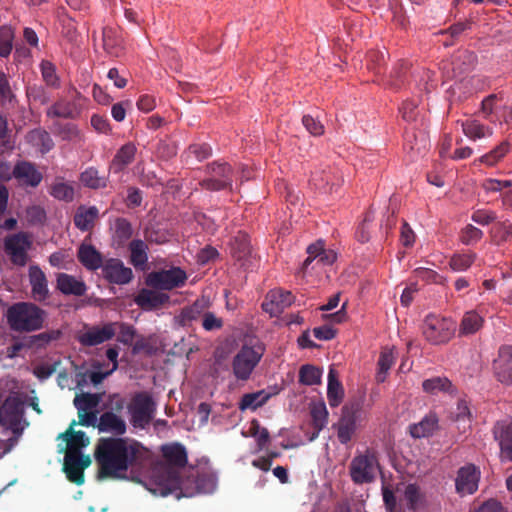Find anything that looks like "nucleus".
Segmentation results:
<instances>
[{"mask_svg":"<svg viewBox=\"0 0 512 512\" xmlns=\"http://www.w3.org/2000/svg\"><path fill=\"white\" fill-rule=\"evenodd\" d=\"M144 447L128 438L99 439L94 457L98 464V478L123 479L130 466L144 455Z\"/></svg>","mask_w":512,"mask_h":512,"instance_id":"nucleus-1","label":"nucleus"},{"mask_svg":"<svg viewBox=\"0 0 512 512\" xmlns=\"http://www.w3.org/2000/svg\"><path fill=\"white\" fill-rule=\"evenodd\" d=\"M189 482L180 481L173 468L166 465H158L152 470L149 480L145 483V487L156 496H167L180 490L181 493L177 494V498L192 497L198 492H206L199 487L195 489L190 487Z\"/></svg>","mask_w":512,"mask_h":512,"instance_id":"nucleus-2","label":"nucleus"},{"mask_svg":"<svg viewBox=\"0 0 512 512\" xmlns=\"http://www.w3.org/2000/svg\"><path fill=\"white\" fill-rule=\"evenodd\" d=\"M382 493L387 511L394 510L398 499L411 510H417L426 505L425 495L415 484H394L383 481Z\"/></svg>","mask_w":512,"mask_h":512,"instance_id":"nucleus-3","label":"nucleus"},{"mask_svg":"<svg viewBox=\"0 0 512 512\" xmlns=\"http://www.w3.org/2000/svg\"><path fill=\"white\" fill-rule=\"evenodd\" d=\"M7 320L13 330L35 331L42 328L45 312L32 303L21 302L8 309Z\"/></svg>","mask_w":512,"mask_h":512,"instance_id":"nucleus-4","label":"nucleus"},{"mask_svg":"<svg viewBox=\"0 0 512 512\" xmlns=\"http://www.w3.org/2000/svg\"><path fill=\"white\" fill-rule=\"evenodd\" d=\"M363 398L347 402L341 409V416L334 425L337 438L342 444L350 442L364 419Z\"/></svg>","mask_w":512,"mask_h":512,"instance_id":"nucleus-5","label":"nucleus"},{"mask_svg":"<svg viewBox=\"0 0 512 512\" xmlns=\"http://www.w3.org/2000/svg\"><path fill=\"white\" fill-rule=\"evenodd\" d=\"M24 401L18 395L9 396L0 408V426L16 433L24 428Z\"/></svg>","mask_w":512,"mask_h":512,"instance_id":"nucleus-6","label":"nucleus"},{"mask_svg":"<svg viewBox=\"0 0 512 512\" xmlns=\"http://www.w3.org/2000/svg\"><path fill=\"white\" fill-rule=\"evenodd\" d=\"M33 245L32 238L25 232L8 235L4 239V251L9 260L18 266H25L28 262V253Z\"/></svg>","mask_w":512,"mask_h":512,"instance_id":"nucleus-7","label":"nucleus"},{"mask_svg":"<svg viewBox=\"0 0 512 512\" xmlns=\"http://www.w3.org/2000/svg\"><path fill=\"white\" fill-rule=\"evenodd\" d=\"M456 324L448 318L437 315L426 317L423 327L425 337L433 343L448 341L455 333Z\"/></svg>","mask_w":512,"mask_h":512,"instance_id":"nucleus-8","label":"nucleus"},{"mask_svg":"<svg viewBox=\"0 0 512 512\" xmlns=\"http://www.w3.org/2000/svg\"><path fill=\"white\" fill-rule=\"evenodd\" d=\"M262 357V349L245 346L234 357L233 374L238 380L249 379L252 371Z\"/></svg>","mask_w":512,"mask_h":512,"instance_id":"nucleus-9","label":"nucleus"},{"mask_svg":"<svg viewBox=\"0 0 512 512\" xmlns=\"http://www.w3.org/2000/svg\"><path fill=\"white\" fill-rule=\"evenodd\" d=\"M187 280L184 270L172 267L167 270L152 272L147 276V285L160 290H172L182 287Z\"/></svg>","mask_w":512,"mask_h":512,"instance_id":"nucleus-10","label":"nucleus"},{"mask_svg":"<svg viewBox=\"0 0 512 512\" xmlns=\"http://www.w3.org/2000/svg\"><path fill=\"white\" fill-rule=\"evenodd\" d=\"M378 472V462L374 455L364 454L357 456L351 462L350 473L354 482H371Z\"/></svg>","mask_w":512,"mask_h":512,"instance_id":"nucleus-11","label":"nucleus"},{"mask_svg":"<svg viewBox=\"0 0 512 512\" xmlns=\"http://www.w3.org/2000/svg\"><path fill=\"white\" fill-rule=\"evenodd\" d=\"M154 410V403L148 395H137L129 405V413L133 425L144 428L152 419Z\"/></svg>","mask_w":512,"mask_h":512,"instance_id":"nucleus-12","label":"nucleus"},{"mask_svg":"<svg viewBox=\"0 0 512 512\" xmlns=\"http://www.w3.org/2000/svg\"><path fill=\"white\" fill-rule=\"evenodd\" d=\"M73 425L65 433L59 435L60 451L65 454L81 455L80 450L90 444V439L83 431H75Z\"/></svg>","mask_w":512,"mask_h":512,"instance_id":"nucleus-13","label":"nucleus"},{"mask_svg":"<svg viewBox=\"0 0 512 512\" xmlns=\"http://www.w3.org/2000/svg\"><path fill=\"white\" fill-rule=\"evenodd\" d=\"M90 464L91 458L89 455L65 454L64 470L68 479L78 485L84 482L83 470Z\"/></svg>","mask_w":512,"mask_h":512,"instance_id":"nucleus-14","label":"nucleus"},{"mask_svg":"<svg viewBox=\"0 0 512 512\" xmlns=\"http://www.w3.org/2000/svg\"><path fill=\"white\" fill-rule=\"evenodd\" d=\"M480 472L473 465L462 467L456 478V491L461 496L474 493L478 488Z\"/></svg>","mask_w":512,"mask_h":512,"instance_id":"nucleus-15","label":"nucleus"},{"mask_svg":"<svg viewBox=\"0 0 512 512\" xmlns=\"http://www.w3.org/2000/svg\"><path fill=\"white\" fill-rule=\"evenodd\" d=\"M462 130L465 136L473 141L490 138L493 135V128L486 123V118L480 116L463 121Z\"/></svg>","mask_w":512,"mask_h":512,"instance_id":"nucleus-16","label":"nucleus"},{"mask_svg":"<svg viewBox=\"0 0 512 512\" xmlns=\"http://www.w3.org/2000/svg\"><path fill=\"white\" fill-rule=\"evenodd\" d=\"M293 296L288 291L273 290L268 293L265 301L262 304L263 309L271 316H277L284 309L293 303Z\"/></svg>","mask_w":512,"mask_h":512,"instance_id":"nucleus-17","label":"nucleus"},{"mask_svg":"<svg viewBox=\"0 0 512 512\" xmlns=\"http://www.w3.org/2000/svg\"><path fill=\"white\" fill-rule=\"evenodd\" d=\"M104 277L115 284H126L133 277L132 270L124 266L123 262L118 259H110L103 265Z\"/></svg>","mask_w":512,"mask_h":512,"instance_id":"nucleus-18","label":"nucleus"},{"mask_svg":"<svg viewBox=\"0 0 512 512\" xmlns=\"http://www.w3.org/2000/svg\"><path fill=\"white\" fill-rule=\"evenodd\" d=\"M494 373L497 379L505 384L512 385V350L509 347L500 349L498 358L494 361Z\"/></svg>","mask_w":512,"mask_h":512,"instance_id":"nucleus-19","label":"nucleus"},{"mask_svg":"<svg viewBox=\"0 0 512 512\" xmlns=\"http://www.w3.org/2000/svg\"><path fill=\"white\" fill-rule=\"evenodd\" d=\"M116 333V325L109 324L103 327H94L79 336L84 345L94 346L111 339Z\"/></svg>","mask_w":512,"mask_h":512,"instance_id":"nucleus-20","label":"nucleus"},{"mask_svg":"<svg viewBox=\"0 0 512 512\" xmlns=\"http://www.w3.org/2000/svg\"><path fill=\"white\" fill-rule=\"evenodd\" d=\"M308 257L303 263V269H306L313 260H317V264L330 265L336 258L337 254L334 250L325 249L322 241L310 245L307 248Z\"/></svg>","mask_w":512,"mask_h":512,"instance_id":"nucleus-21","label":"nucleus"},{"mask_svg":"<svg viewBox=\"0 0 512 512\" xmlns=\"http://www.w3.org/2000/svg\"><path fill=\"white\" fill-rule=\"evenodd\" d=\"M106 355L110 363L107 365L95 363L93 369L89 372V377L95 385L101 383L104 378L113 373L118 367V350L116 348H110L107 350Z\"/></svg>","mask_w":512,"mask_h":512,"instance_id":"nucleus-22","label":"nucleus"},{"mask_svg":"<svg viewBox=\"0 0 512 512\" xmlns=\"http://www.w3.org/2000/svg\"><path fill=\"white\" fill-rule=\"evenodd\" d=\"M29 281L32 296L37 301H43L49 294L48 283L44 272L36 265L29 267Z\"/></svg>","mask_w":512,"mask_h":512,"instance_id":"nucleus-23","label":"nucleus"},{"mask_svg":"<svg viewBox=\"0 0 512 512\" xmlns=\"http://www.w3.org/2000/svg\"><path fill=\"white\" fill-rule=\"evenodd\" d=\"M494 433L499 440L501 460L512 461V422L498 424Z\"/></svg>","mask_w":512,"mask_h":512,"instance_id":"nucleus-24","label":"nucleus"},{"mask_svg":"<svg viewBox=\"0 0 512 512\" xmlns=\"http://www.w3.org/2000/svg\"><path fill=\"white\" fill-rule=\"evenodd\" d=\"M13 176L21 185L37 186L42 180V174L28 162L17 164Z\"/></svg>","mask_w":512,"mask_h":512,"instance_id":"nucleus-25","label":"nucleus"},{"mask_svg":"<svg viewBox=\"0 0 512 512\" xmlns=\"http://www.w3.org/2000/svg\"><path fill=\"white\" fill-rule=\"evenodd\" d=\"M168 300L169 296L166 293L150 289H143L135 299L136 303L145 310L156 309Z\"/></svg>","mask_w":512,"mask_h":512,"instance_id":"nucleus-26","label":"nucleus"},{"mask_svg":"<svg viewBox=\"0 0 512 512\" xmlns=\"http://www.w3.org/2000/svg\"><path fill=\"white\" fill-rule=\"evenodd\" d=\"M450 415L451 420L460 432H466L470 428L472 415L466 401H458Z\"/></svg>","mask_w":512,"mask_h":512,"instance_id":"nucleus-27","label":"nucleus"},{"mask_svg":"<svg viewBox=\"0 0 512 512\" xmlns=\"http://www.w3.org/2000/svg\"><path fill=\"white\" fill-rule=\"evenodd\" d=\"M327 398L331 407H337L344 398V388L338 380L336 370L331 368L328 373Z\"/></svg>","mask_w":512,"mask_h":512,"instance_id":"nucleus-28","label":"nucleus"},{"mask_svg":"<svg viewBox=\"0 0 512 512\" xmlns=\"http://www.w3.org/2000/svg\"><path fill=\"white\" fill-rule=\"evenodd\" d=\"M57 287L64 294L82 295L86 287L85 284L75 277L61 273L57 276Z\"/></svg>","mask_w":512,"mask_h":512,"instance_id":"nucleus-29","label":"nucleus"},{"mask_svg":"<svg viewBox=\"0 0 512 512\" xmlns=\"http://www.w3.org/2000/svg\"><path fill=\"white\" fill-rule=\"evenodd\" d=\"M80 262L90 270L99 268L102 264L100 253L91 245L83 243L78 250Z\"/></svg>","mask_w":512,"mask_h":512,"instance_id":"nucleus-30","label":"nucleus"},{"mask_svg":"<svg viewBox=\"0 0 512 512\" xmlns=\"http://www.w3.org/2000/svg\"><path fill=\"white\" fill-rule=\"evenodd\" d=\"M99 430L102 432H111L115 434H123L126 430L125 422L114 413H105L100 417Z\"/></svg>","mask_w":512,"mask_h":512,"instance_id":"nucleus-31","label":"nucleus"},{"mask_svg":"<svg viewBox=\"0 0 512 512\" xmlns=\"http://www.w3.org/2000/svg\"><path fill=\"white\" fill-rule=\"evenodd\" d=\"M328 415H329L328 410L323 401H319V402L312 404L311 417H312L313 425L316 429V433L310 440H313L315 437H317L318 433L326 426V424L328 422Z\"/></svg>","mask_w":512,"mask_h":512,"instance_id":"nucleus-32","label":"nucleus"},{"mask_svg":"<svg viewBox=\"0 0 512 512\" xmlns=\"http://www.w3.org/2000/svg\"><path fill=\"white\" fill-rule=\"evenodd\" d=\"M98 209L92 207H80L75 214V224L81 230H87L92 227L94 221L98 217Z\"/></svg>","mask_w":512,"mask_h":512,"instance_id":"nucleus-33","label":"nucleus"},{"mask_svg":"<svg viewBox=\"0 0 512 512\" xmlns=\"http://www.w3.org/2000/svg\"><path fill=\"white\" fill-rule=\"evenodd\" d=\"M163 454L170 465L182 467L187 462L186 451L179 444H172L163 447Z\"/></svg>","mask_w":512,"mask_h":512,"instance_id":"nucleus-34","label":"nucleus"},{"mask_svg":"<svg viewBox=\"0 0 512 512\" xmlns=\"http://www.w3.org/2000/svg\"><path fill=\"white\" fill-rule=\"evenodd\" d=\"M509 150H510L509 143L506 141L502 142L497 147H495L493 150H491L490 152L481 156L478 159V161L481 164H484L488 167H493L504 158V156L508 153Z\"/></svg>","mask_w":512,"mask_h":512,"instance_id":"nucleus-35","label":"nucleus"},{"mask_svg":"<svg viewBox=\"0 0 512 512\" xmlns=\"http://www.w3.org/2000/svg\"><path fill=\"white\" fill-rule=\"evenodd\" d=\"M136 148L132 144L124 145L116 154L111 169L115 172L120 171L125 165L129 164L134 158Z\"/></svg>","mask_w":512,"mask_h":512,"instance_id":"nucleus-36","label":"nucleus"},{"mask_svg":"<svg viewBox=\"0 0 512 512\" xmlns=\"http://www.w3.org/2000/svg\"><path fill=\"white\" fill-rule=\"evenodd\" d=\"M270 394L266 391H258L255 393L246 394L242 397V400L240 402V409L246 410L251 409L255 410L258 407L262 406L266 403V401L269 399Z\"/></svg>","mask_w":512,"mask_h":512,"instance_id":"nucleus-37","label":"nucleus"},{"mask_svg":"<svg viewBox=\"0 0 512 512\" xmlns=\"http://www.w3.org/2000/svg\"><path fill=\"white\" fill-rule=\"evenodd\" d=\"M437 428V419L434 416L424 418L421 422L413 425L410 429L411 435L421 438L431 435Z\"/></svg>","mask_w":512,"mask_h":512,"instance_id":"nucleus-38","label":"nucleus"},{"mask_svg":"<svg viewBox=\"0 0 512 512\" xmlns=\"http://www.w3.org/2000/svg\"><path fill=\"white\" fill-rule=\"evenodd\" d=\"M394 353L392 349H384L381 354L378 361V371L376 374V380L377 382L381 383L384 382L389 369L394 363Z\"/></svg>","mask_w":512,"mask_h":512,"instance_id":"nucleus-39","label":"nucleus"},{"mask_svg":"<svg viewBox=\"0 0 512 512\" xmlns=\"http://www.w3.org/2000/svg\"><path fill=\"white\" fill-rule=\"evenodd\" d=\"M483 324L482 317L474 311L467 312L461 322V334H472L480 329Z\"/></svg>","mask_w":512,"mask_h":512,"instance_id":"nucleus-40","label":"nucleus"},{"mask_svg":"<svg viewBox=\"0 0 512 512\" xmlns=\"http://www.w3.org/2000/svg\"><path fill=\"white\" fill-rule=\"evenodd\" d=\"M50 193L59 200L71 201L74 198L75 190L72 184L58 180L52 184Z\"/></svg>","mask_w":512,"mask_h":512,"instance_id":"nucleus-41","label":"nucleus"},{"mask_svg":"<svg viewBox=\"0 0 512 512\" xmlns=\"http://www.w3.org/2000/svg\"><path fill=\"white\" fill-rule=\"evenodd\" d=\"M322 370L313 365H304L300 369V382L305 385H315L321 382Z\"/></svg>","mask_w":512,"mask_h":512,"instance_id":"nucleus-42","label":"nucleus"},{"mask_svg":"<svg viewBox=\"0 0 512 512\" xmlns=\"http://www.w3.org/2000/svg\"><path fill=\"white\" fill-rule=\"evenodd\" d=\"M102 41L104 49L111 55H118V47L120 40L117 31L113 28H105L102 33Z\"/></svg>","mask_w":512,"mask_h":512,"instance_id":"nucleus-43","label":"nucleus"},{"mask_svg":"<svg viewBox=\"0 0 512 512\" xmlns=\"http://www.w3.org/2000/svg\"><path fill=\"white\" fill-rule=\"evenodd\" d=\"M211 305V300L208 297H202L197 300L190 308L184 310L183 316L188 320H195L198 317H202L204 313H207V309Z\"/></svg>","mask_w":512,"mask_h":512,"instance_id":"nucleus-44","label":"nucleus"},{"mask_svg":"<svg viewBox=\"0 0 512 512\" xmlns=\"http://www.w3.org/2000/svg\"><path fill=\"white\" fill-rule=\"evenodd\" d=\"M131 262L135 267L143 266L147 261L146 245L142 241H133L130 244Z\"/></svg>","mask_w":512,"mask_h":512,"instance_id":"nucleus-45","label":"nucleus"},{"mask_svg":"<svg viewBox=\"0 0 512 512\" xmlns=\"http://www.w3.org/2000/svg\"><path fill=\"white\" fill-rule=\"evenodd\" d=\"M81 182L90 188H100L106 185V179L99 176L98 171L93 168L82 173Z\"/></svg>","mask_w":512,"mask_h":512,"instance_id":"nucleus-46","label":"nucleus"},{"mask_svg":"<svg viewBox=\"0 0 512 512\" xmlns=\"http://www.w3.org/2000/svg\"><path fill=\"white\" fill-rule=\"evenodd\" d=\"M100 402V396L97 394H81L75 397L74 404L78 411L95 408Z\"/></svg>","mask_w":512,"mask_h":512,"instance_id":"nucleus-47","label":"nucleus"},{"mask_svg":"<svg viewBox=\"0 0 512 512\" xmlns=\"http://www.w3.org/2000/svg\"><path fill=\"white\" fill-rule=\"evenodd\" d=\"M131 234V227L127 221L120 219L115 222L114 242L117 245H122L131 237Z\"/></svg>","mask_w":512,"mask_h":512,"instance_id":"nucleus-48","label":"nucleus"},{"mask_svg":"<svg viewBox=\"0 0 512 512\" xmlns=\"http://www.w3.org/2000/svg\"><path fill=\"white\" fill-rule=\"evenodd\" d=\"M422 387L424 391L436 394L447 390L450 387V382L446 378L435 377L425 380Z\"/></svg>","mask_w":512,"mask_h":512,"instance_id":"nucleus-49","label":"nucleus"},{"mask_svg":"<svg viewBox=\"0 0 512 512\" xmlns=\"http://www.w3.org/2000/svg\"><path fill=\"white\" fill-rule=\"evenodd\" d=\"M13 31L10 27L0 28V55L5 57L12 50Z\"/></svg>","mask_w":512,"mask_h":512,"instance_id":"nucleus-50","label":"nucleus"},{"mask_svg":"<svg viewBox=\"0 0 512 512\" xmlns=\"http://www.w3.org/2000/svg\"><path fill=\"white\" fill-rule=\"evenodd\" d=\"M474 259L475 256L472 254L455 255L450 260V268L456 272L466 270L471 266Z\"/></svg>","mask_w":512,"mask_h":512,"instance_id":"nucleus-51","label":"nucleus"},{"mask_svg":"<svg viewBox=\"0 0 512 512\" xmlns=\"http://www.w3.org/2000/svg\"><path fill=\"white\" fill-rule=\"evenodd\" d=\"M49 115L59 116V117H74L78 114V110L76 107L67 102H59L54 107H52L48 111Z\"/></svg>","mask_w":512,"mask_h":512,"instance_id":"nucleus-52","label":"nucleus"},{"mask_svg":"<svg viewBox=\"0 0 512 512\" xmlns=\"http://www.w3.org/2000/svg\"><path fill=\"white\" fill-rule=\"evenodd\" d=\"M214 174H215V177H222L223 180H218V179H215L213 180V185H212V188L214 189H220L222 187H224L225 185H228L230 183V178H229V174H230V168L225 165V164H218L215 168H214Z\"/></svg>","mask_w":512,"mask_h":512,"instance_id":"nucleus-53","label":"nucleus"},{"mask_svg":"<svg viewBox=\"0 0 512 512\" xmlns=\"http://www.w3.org/2000/svg\"><path fill=\"white\" fill-rule=\"evenodd\" d=\"M31 141L41 147L42 151H48L52 147V140L46 132L34 131L30 135Z\"/></svg>","mask_w":512,"mask_h":512,"instance_id":"nucleus-54","label":"nucleus"},{"mask_svg":"<svg viewBox=\"0 0 512 512\" xmlns=\"http://www.w3.org/2000/svg\"><path fill=\"white\" fill-rule=\"evenodd\" d=\"M302 121L303 125L310 134L314 136H320L324 133V126L314 117L306 115L303 117Z\"/></svg>","mask_w":512,"mask_h":512,"instance_id":"nucleus-55","label":"nucleus"},{"mask_svg":"<svg viewBox=\"0 0 512 512\" xmlns=\"http://www.w3.org/2000/svg\"><path fill=\"white\" fill-rule=\"evenodd\" d=\"M223 325L221 318L217 317L214 313L207 312L202 316V326L207 331L220 329Z\"/></svg>","mask_w":512,"mask_h":512,"instance_id":"nucleus-56","label":"nucleus"},{"mask_svg":"<svg viewBox=\"0 0 512 512\" xmlns=\"http://www.w3.org/2000/svg\"><path fill=\"white\" fill-rule=\"evenodd\" d=\"M42 76L48 85H56L57 76L55 73V67L47 61H43L41 64Z\"/></svg>","mask_w":512,"mask_h":512,"instance_id":"nucleus-57","label":"nucleus"},{"mask_svg":"<svg viewBox=\"0 0 512 512\" xmlns=\"http://www.w3.org/2000/svg\"><path fill=\"white\" fill-rule=\"evenodd\" d=\"M250 431L252 436L256 438L260 447H263L267 443L269 438L268 431L260 427L257 422H252Z\"/></svg>","mask_w":512,"mask_h":512,"instance_id":"nucleus-58","label":"nucleus"},{"mask_svg":"<svg viewBox=\"0 0 512 512\" xmlns=\"http://www.w3.org/2000/svg\"><path fill=\"white\" fill-rule=\"evenodd\" d=\"M482 237V232L472 226L468 225L462 232V242L465 244H471L478 241Z\"/></svg>","mask_w":512,"mask_h":512,"instance_id":"nucleus-59","label":"nucleus"},{"mask_svg":"<svg viewBox=\"0 0 512 512\" xmlns=\"http://www.w3.org/2000/svg\"><path fill=\"white\" fill-rule=\"evenodd\" d=\"M510 185L509 181L501 182L496 179H488L483 183V188L486 192H498L501 191L503 188H506Z\"/></svg>","mask_w":512,"mask_h":512,"instance_id":"nucleus-60","label":"nucleus"},{"mask_svg":"<svg viewBox=\"0 0 512 512\" xmlns=\"http://www.w3.org/2000/svg\"><path fill=\"white\" fill-rule=\"evenodd\" d=\"M131 106V101L117 103L112 106V116L116 121H123L126 115V107Z\"/></svg>","mask_w":512,"mask_h":512,"instance_id":"nucleus-61","label":"nucleus"},{"mask_svg":"<svg viewBox=\"0 0 512 512\" xmlns=\"http://www.w3.org/2000/svg\"><path fill=\"white\" fill-rule=\"evenodd\" d=\"M346 305L347 303H343L341 308L333 314L323 315V319L326 321H331L333 323L343 322L346 319Z\"/></svg>","mask_w":512,"mask_h":512,"instance_id":"nucleus-62","label":"nucleus"},{"mask_svg":"<svg viewBox=\"0 0 512 512\" xmlns=\"http://www.w3.org/2000/svg\"><path fill=\"white\" fill-rule=\"evenodd\" d=\"M415 241V234L407 223H404L401 230V242L405 246H411Z\"/></svg>","mask_w":512,"mask_h":512,"instance_id":"nucleus-63","label":"nucleus"},{"mask_svg":"<svg viewBox=\"0 0 512 512\" xmlns=\"http://www.w3.org/2000/svg\"><path fill=\"white\" fill-rule=\"evenodd\" d=\"M473 512H504L501 505L494 500H489L483 503L478 509Z\"/></svg>","mask_w":512,"mask_h":512,"instance_id":"nucleus-64","label":"nucleus"}]
</instances>
